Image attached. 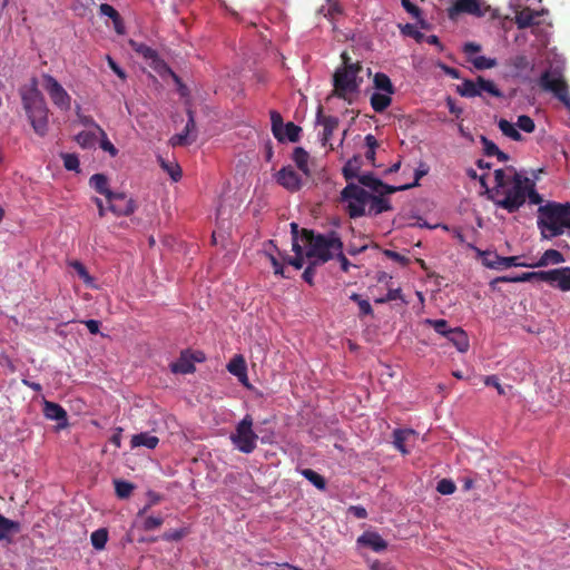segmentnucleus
Wrapping results in <instances>:
<instances>
[{
  "label": "nucleus",
  "instance_id": "obj_1",
  "mask_svg": "<svg viewBox=\"0 0 570 570\" xmlns=\"http://www.w3.org/2000/svg\"><path fill=\"white\" fill-rule=\"evenodd\" d=\"M494 183L492 199L497 207L512 214L524 205L529 178L519 174L514 167L494 170Z\"/></svg>",
  "mask_w": 570,
  "mask_h": 570
},
{
  "label": "nucleus",
  "instance_id": "obj_2",
  "mask_svg": "<svg viewBox=\"0 0 570 570\" xmlns=\"http://www.w3.org/2000/svg\"><path fill=\"white\" fill-rule=\"evenodd\" d=\"M537 225L544 239L562 235L566 228H570V204L548 202L540 206Z\"/></svg>",
  "mask_w": 570,
  "mask_h": 570
},
{
  "label": "nucleus",
  "instance_id": "obj_3",
  "mask_svg": "<svg viewBox=\"0 0 570 570\" xmlns=\"http://www.w3.org/2000/svg\"><path fill=\"white\" fill-rule=\"evenodd\" d=\"M302 244L307 248L306 256L316 259L317 263L325 264L333 259L334 253L343 249V242L336 232H330L327 235L315 234L311 229L303 228Z\"/></svg>",
  "mask_w": 570,
  "mask_h": 570
},
{
  "label": "nucleus",
  "instance_id": "obj_4",
  "mask_svg": "<svg viewBox=\"0 0 570 570\" xmlns=\"http://www.w3.org/2000/svg\"><path fill=\"white\" fill-rule=\"evenodd\" d=\"M344 66L338 68L333 76V95L353 102V97L358 94L363 78L358 77L363 67L360 62H351L346 52L342 53Z\"/></svg>",
  "mask_w": 570,
  "mask_h": 570
},
{
  "label": "nucleus",
  "instance_id": "obj_5",
  "mask_svg": "<svg viewBox=\"0 0 570 570\" xmlns=\"http://www.w3.org/2000/svg\"><path fill=\"white\" fill-rule=\"evenodd\" d=\"M22 106L35 132L43 137L48 131V107L42 94L32 87L21 95Z\"/></svg>",
  "mask_w": 570,
  "mask_h": 570
},
{
  "label": "nucleus",
  "instance_id": "obj_6",
  "mask_svg": "<svg viewBox=\"0 0 570 570\" xmlns=\"http://www.w3.org/2000/svg\"><path fill=\"white\" fill-rule=\"evenodd\" d=\"M254 419L246 414L236 425L230 434V440L236 449L243 453H252L257 448L258 434L253 429Z\"/></svg>",
  "mask_w": 570,
  "mask_h": 570
},
{
  "label": "nucleus",
  "instance_id": "obj_7",
  "mask_svg": "<svg viewBox=\"0 0 570 570\" xmlns=\"http://www.w3.org/2000/svg\"><path fill=\"white\" fill-rule=\"evenodd\" d=\"M539 86L542 90L551 92L560 102L570 110V94L568 85L557 69L544 70L539 78Z\"/></svg>",
  "mask_w": 570,
  "mask_h": 570
},
{
  "label": "nucleus",
  "instance_id": "obj_8",
  "mask_svg": "<svg viewBox=\"0 0 570 570\" xmlns=\"http://www.w3.org/2000/svg\"><path fill=\"white\" fill-rule=\"evenodd\" d=\"M342 199L347 203L348 216L353 219L362 217L370 207L371 194L355 184H348L342 190Z\"/></svg>",
  "mask_w": 570,
  "mask_h": 570
},
{
  "label": "nucleus",
  "instance_id": "obj_9",
  "mask_svg": "<svg viewBox=\"0 0 570 570\" xmlns=\"http://www.w3.org/2000/svg\"><path fill=\"white\" fill-rule=\"evenodd\" d=\"M456 92L466 98L482 97L487 94L491 97H502L501 90L489 79L478 76L475 80L464 79L462 83L456 86Z\"/></svg>",
  "mask_w": 570,
  "mask_h": 570
},
{
  "label": "nucleus",
  "instance_id": "obj_10",
  "mask_svg": "<svg viewBox=\"0 0 570 570\" xmlns=\"http://www.w3.org/2000/svg\"><path fill=\"white\" fill-rule=\"evenodd\" d=\"M425 324L452 343L459 353H466L470 343L466 333L462 328H450L445 320H425Z\"/></svg>",
  "mask_w": 570,
  "mask_h": 570
},
{
  "label": "nucleus",
  "instance_id": "obj_11",
  "mask_svg": "<svg viewBox=\"0 0 570 570\" xmlns=\"http://www.w3.org/2000/svg\"><path fill=\"white\" fill-rule=\"evenodd\" d=\"M43 88L46 89L52 104L62 111H67L71 106V97L58 80L49 73L42 75Z\"/></svg>",
  "mask_w": 570,
  "mask_h": 570
},
{
  "label": "nucleus",
  "instance_id": "obj_12",
  "mask_svg": "<svg viewBox=\"0 0 570 570\" xmlns=\"http://www.w3.org/2000/svg\"><path fill=\"white\" fill-rule=\"evenodd\" d=\"M108 210L116 216H129L136 210L134 199L128 198L124 193H112L108 198Z\"/></svg>",
  "mask_w": 570,
  "mask_h": 570
},
{
  "label": "nucleus",
  "instance_id": "obj_13",
  "mask_svg": "<svg viewBox=\"0 0 570 570\" xmlns=\"http://www.w3.org/2000/svg\"><path fill=\"white\" fill-rule=\"evenodd\" d=\"M276 181L291 193L298 191L303 185L301 176L292 166L283 167L276 174Z\"/></svg>",
  "mask_w": 570,
  "mask_h": 570
},
{
  "label": "nucleus",
  "instance_id": "obj_14",
  "mask_svg": "<svg viewBox=\"0 0 570 570\" xmlns=\"http://www.w3.org/2000/svg\"><path fill=\"white\" fill-rule=\"evenodd\" d=\"M130 48L139 56L150 61V66L156 70L160 71L159 66L164 65V60H161L155 49L147 46L144 42H139L130 39L128 41Z\"/></svg>",
  "mask_w": 570,
  "mask_h": 570
},
{
  "label": "nucleus",
  "instance_id": "obj_15",
  "mask_svg": "<svg viewBox=\"0 0 570 570\" xmlns=\"http://www.w3.org/2000/svg\"><path fill=\"white\" fill-rule=\"evenodd\" d=\"M480 255H488L493 256L495 258V262H485V266L493 269H500V268H509V267H530L532 268L531 264H527L523 262H520V257L518 256H510V257H501L494 253H481L478 250Z\"/></svg>",
  "mask_w": 570,
  "mask_h": 570
},
{
  "label": "nucleus",
  "instance_id": "obj_16",
  "mask_svg": "<svg viewBox=\"0 0 570 570\" xmlns=\"http://www.w3.org/2000/svg\"><path fill=\"white\" fill-rule=\"evenodd\" d=\"M461 12H466L476 17L483 14L480 3L476 0H455L453 6L448 9V13L451 19H455Z\"/></svg>",
  "mask_w": 570,
  "mask_h": 570
},
{
  "label": "nucleus",
  "instance_id": "obj_17",
  "mask_svg": "<svg viewBox=\"0 0 570 570\" xmlns=\"http://www.w3.org/2000/svg\"><path fill=\"white\" fill-rule=\"evenodd\" d=\"M42 412L46 419L57 421L59 428L67 426V412L59 403L45 400Z\"/></svg>",
  "mask_w": 570,
  "mask_h": 570
},
{
  "label": "nucleus",
  "instance_id": "obj_18",
  "mask_svg": "<svg viewBox=\"0 0 570 570\" xmlns=\"http://www.w3.org/2000/svg\"><path fill=\"white\" fill-rule=\"evenodd\" d=\"M357 180L361 185L381 195L394 194L397 191V187L384 184L382 180L374 177V175L371 173L361 175Z\"/></svg>",
  "mask_w": 570,
  "mask_h": 570
},
{
  "label": "nucleus",
  "instance_id": "obj_19",
  "mask_svg": "<svg viewBox=\"0 0 570 570\" xmlns=\"http://www.w3.org/2000/svg\"><path fill=\"white\" fill-rule=\"evenodd\" d=\"M21 531V523L0 513V542L11 544L13 535Z\"/></svg>",
  "mask_w": 570,
  "mask_h": 570
},
{
  "label": "nucleus",
  "instance_id": "obj_20",
  "mask_svg": "<svg viewBox=\"0 0 570 570\" xmlns=\"http://www.w3.org/2000/svg\"><path fill=\"white\" fill-rule=\"evenodd\" d=\"M358 542L363 546L370 547L375 552L386 549V541L376 532L366 531L360 538Z\"/></svg>",
  "mask_w": 570,
  "mask_h": 570
},
{
  "label": "nucleus",
  "instance_id": "obj_21",
  "mask_svg": "<svg viewBox=\"0 0 570 570\" xmlns=\"http://www.w3.org/2000/svg\"><path fill=\"white\" fill-rule=\"evenodd\" d=\"M540 14V11L525 7L515 12V23L519 29L531 27L537 23L535 18Z\"/></svg>",
  "mask_w": 570,
  "mask_h": 570
},
{
  "label": "nucleus",
  "instance_id": "obj_22",
  "mask_svg": "<svg viewBox=\"0 0 570 570\" xmlns=\"http://www.w3.org/2000/svg\"><path fill=\"white\" fill-rule=\"evenodd\" d=\"M171 373H195L190 352H180V357L171 365Z\"/></svg>",
  "mask_w": 570,
  "mask_h": 570
},
{
  "label": "nucleus",
  "instance_id": "obj_23",
  "mask_svg": "<svg viewBox=\"0 0 570 570\" xmlns=\"http://www.w3.org/2000/svg\"><path fill=\"white\" fill-rule=\"evenodd\" d=\"M158 438L148 432H140L132 434L130 438V446H146L147 449H154L158 444Z\"/></svg>",
  "mask_w": 570,
  "mask_h": 570
},
{
  "label": "nucleus",
  "instance_id": "obj_24",
  "mask_svg": "<svg viewBox=\"0 0 570 570\" xmlns=\"http://www.w3.org/2000/svg\"><path fill=\"white\" fill-rule=\"evenodd\" d=\"M415 435V431L412 429H395L393 431V443L394 446L403 454H407L410 451L405 446L406 441Z\"/></svg>",
  "mask_w": 570,
  "mask_h": 570
},
{
  "label": "nucleus",
  "instance_id": "obj_25",
  "mask_svg": "<svg viewBox=\"0 0 570 570\" xmlns=\"http://www.w3.org/2000/svg\"><path fill=\"white\" fill-rule=\"evenodd\" d=\"M564 262L563 255L556 249L546 250L540 259L535 264H531L533 267H546L548 265H558Z\"/></svg>",
  "mask_w": 570,
  "mask_h": 570
},
{
  "label": "nucleus",
  "instance_id": "obj_26",
  "mask_svg": "<svg viewBox=\"0 0 570 570\" xmlns=\"http://www.w3.org/2000/svg\"><path fill=\"white\" fill-rule=\"evenodd\" d=\"M553 284L562 292L570 291V267L553 269L552 285Z\"/></svg>",
  "mask_w": 570,
  "mask_h": 570
},
{
  "label": "nucleus",
  "instance_id": "obj_27",
  "mask_svg": "<svg viewBox=\"0 0 570 570\" xmlns=\"http://www.w3.org/2000/svg\"><path fill=\"white\" fill-rule=\"evenodd\" d=\"M293 160L297 168L307 177L311 176V169L308 166L309 154L303 147H296L293 151Z\"/></svg>",
  "mask_w": 570,
  "mask_h": 570
},
{
  "label": "nucleus",
  "instance_id": "obj_28",
  "mask_svg": "<svg viewBox=\"0 0 570 570\" xmlns=\"http://www.w3.org/2000/svg\"><path fill=\"white\" fill-rule=\"evenodd\" d=\"M89 186L107 199L114 191L108 188V179L104 174H95L89 178Z\"/></svg>",
  "mask_w": 570,
  "mask_h": 570
},
{
  "label": "nucleus",
  "instance_id": "obj_29",
  "mask_svg": "<svg viewBox=\"0 0 570 570\" xmlns=\"http://www.w3.org/2000/svg\"><path fill=\"white\" fill-rule=\"evenodd\" d=\"M227 370L242 382L247 380V365L244 356H234L232 362L228 363Z\"/></svg>",
  "mask_w": 570,
  "mask_h": 570
},
{
  "label": "nucleus",
  "instance_id": "obj_30",
  "mask_svg": "<svg viewBox=\"0 0 570 570\" xmlns=\"http://www.w3.org/2000/svg\"><path fill=\"white\" fill-rule=\"evenodd\" d=\"M317 119L324 127L323 139L328 140L338 127V119L334 116H323L322 108L318 109Z\"/></svg>",
  "mask_w": 570,
  "mask_h": 570
},
{
  "label": "nucleus",
  "instance_id": "obj_31",
  "mask_svg": "<svg viewBox=\"0 0 570 570\" xmlns=\"http://www.w3.org/2000/svg\"><path fill=\"white\" fill-rule=\"evenodd\" d=\"M391 204L390 200L384 198L383 195L380 194V196H372L370 199V207H368V214L370 215H379L384 212L391 210Z\"/></svg>",
  "mask_w": 570,
  "mask_h": 570
},
{
  "label": "nucleus",
  "instance_id": "obj_32",
  "mask_svg": "<svg viewBox=\"0 0 570 570\" xmlns=\"http://www.w3.org/2000/svg\"><path fill=\"white\" fill-rule=\"evenodd\" d=\"M392 95L386 92H374L370 102L374 111L383 112L392 104Z\"/></svg>",
  "mask_w": 570,
  "mask_h": 570
},
{
  "label": "nucleus",
  "instance_id": "obj_33",
  "mask_svg": "<svg viewBox=\"0 0 570 570\" xmlns=\"http://www.w3.org/2000/svg\"><path fill=\"white\" fill-rule=\"evenodd\" d=\"M361 157L354 156L343 167V176L348 181L352 179H358L361 169Z\"/></svg>",
  "mask_w": 570,
  "mask_h": 570
},
{
  "label": "nucleus",
  "instance_id": "obj_34",
  "mask_svg": "<svg viewBox=\"0 0 570 570\" xmlns=\"http://www.w3.org/2000/svg\"><path fill=\"white\" fill-rule=\"evenodd\" d=\"M498 127L504 136L514 141H521L523 139L522 135L517 129L515 124H512L504 118L499 119Z\"/></svg>",
  "mask_w": 570,
  "mask_h": 570
},
{
  "label": "nucleus",
  "instance_id": "obj_35",
  "mask_svg": "<svg viewBox=\"0 0 570 570\" xmlns=\"http://www.w3.org/2000/svg\"><path fill=\"white\" fill-rule=\"evenodd\" d=\"M271 120H272V131H273V135L275 136V138L279 142L285 141V136H284L285 124H284L282 115L276 110H272L271 111Z\"/></svg>",
  "mask_w": 570,
  "mask_h": 570
},
{
  "label": "nucleus",
  "instance_id": "obj_36",
  "mask_svg": "<svg viewBox=\"0 0 570 570\" xmlns=\"http://www.w3.org/2000/svg\"><path fill=\"white\" fill-rule=\"evenodd\" d=\"M373 82H374L375 89H377V90H381L389 95H393L395 91V88H394L390 77L384 72H376L374 75Z\"/></svg>",
  "mask_w": 570,
  "mask_h": 570
},
{
  "label": "nucleus",
  "instance_id": "obj_37",
  "mask_svg": "<svg viewBox=\"0 0 570 570\" xmlns=\"http://www.w3.org/2000/svg\"><path fill=\"white\" fill-rule=\"evenodd\" d=\"M159 166L163 170L169 174L174 181H179L181 178V167L176 161H167L158 158Z\"/></svg>",
  "mask_w": 570,
  "mask_h": 570
},
{
  "label": "nucleus",
  "instance_id": "obj_38",
  "mask_svg": "<svg viewBox=\"0 0 570 570\" xmlns=\"http://www.w3.org/2000/svg\"><path fill=\"white\" fill-rule=\"evenodd\" d=\"M311 483H313L318 490L326 489L325 478L313 469L306 468L301 472Z\"/></svg>",
  "mask_w": 570,
  "mask_h": 570
},
{
  "label": "nucleus",
  "instance_id": "obj_39",
  "mask_svg": "<svg viewBox=\"0 0 570 570\" xmlns=\"http://www.w3.org/2000/svg\"><path fill=\"white\" fill-rule=\"evenodd\" d=\"M108 540V531L105 528H99L90 534V542L96 550L105 548Z\"/></svg>",
  "mask_w": 570,
  "mask_h": 570
},
{
  "label": "nucleus",
  "instance_id": "obj_40",
  "mask_svg": "<svg viewBox=\"0 0 570 570\" xmlns=\"http://www.w3.org/2000/svg\"><path fill=\"white\" fill-rule=\"evenodd\" d=\"M400 31L403 36L415 39L416 42L421 43L424 41V33L417 30L413 23L399 24Z\"/></svg>",
  "mask_w": 570,
  "mask_h": 570
},
{
  "label": "nucleus",
  "instance_id": "obj_41",
  "mask_svg": "<svg viewBox=\"0 0 570 570\" xmlns=\"http://www.w3.org/2000/svg\"><path fill=\"white\" fill-rule=\"evenodd\" d=\"M75 140L81 148H92L96 144L97 136L91 131H80L76 135Z\"/></svg>",
  "mask_w": 570,
  "mask_h": 570
},
{
  "label": "nucleus",
  "instance_id": "obj_42",
  "mask_svg": "<svg viewBox=\"0 0 570 570\" xmlns=\"http://www.w3.org/2000/svg\"><path fill=\"white\" fill-rule=\"evenodd\" d=\"M304 247L305 246L299 243L293 244V252L295 253V256L288 259V264L296 269H302L304 266Z\"/></svg>",
  "mask_w": 570,
  "mask_h": 570
},
{
  "label": "nucleus",
  "instance_id": "obj_43",
  "mask_svg": "<svg viewBox=\"0 0 570 570\" xmlns=\"http://www.w3.org/2000/svg\"><path fill=\"white\" fill-rule=\"evenodd\" d=\"M429 173V166L425 163H421L420 166L414 171V181L412 184L403 185L397 187L399 190L410 189L412 187L419 186V181L426 176Z\"/></svg>",
  "mask_w": 570,
  "mask_h": 570
},
{
  "label": "nucleus",
  "instance_id": "obj_44",
  "mask_svg": "<svg viewBox=\"0 0 570 570\" xmlns=\"http://www.w3.org/2000/svg\"><path fill=\"white\" fill-rule=\"evenodd\" d=\"M301 132L302 128L292 121L284 126L285 140L288 139L292 142H297L301 139Z\"/></svg>",
  "mask_w": 570,
  "mask_h": 570
},
{
  "label": "nucleus",
  "instance_id": "obj_45",
  "mask_svg": "<svg viewBox=\"0 0 570 570\" xmlns=\"http://www.w3.org/2000/svg\"><path fill=\"white\" fill-rule=\"evenodd\" d=\"M115 492L116 495L120 499H126L130 495L134 490L132 483L124 480H115Z\"/></svg>",
  "mask_w": 570,
  "mask_h": 570
},
{
  "label": "nucleus",
  "instance_id": "obj_46",
  "mask_svg": "<svg viewBox=\"0 0 570 570\" xmlns=\"http://www.w3.org/2000/svg\"><path fill=\"white\" fill-rule=\"evenodd\" d=\"M473 67L478 70L490 69L497 65V60L493 58H488L485 56H478L470 59Z\"/></svg>",
  "mask_w": 570,
  "mask_h": 570
},
{
  "label": "nucleus",
  "instance_id": "obj_47",
  "mask_svg": "<svg viewBox=\"0 0 570 570\" xmlns=\"http://www.w3.org/2000/svg\"><path fill=\"white\" fill-rule=\"evenodd\" d=\"M194 140H195V136H191L188 132H186L185 130H183L180 134H176V135L171 136V138L169 139V142H171V145L174 147H177V146L190 145Z\"/></svg>",
  "mask_w": 570,
  "mask_h": 570
},
{
  "label": "nucleus",
  "instance_id": "obj_48",
  "mask_svg": "<svg viewBox=\"0 0 570 570\" xmlns=\"http://www.w3.org/2000/svg\"><path fill=\"white\" fill-rule=\"evenodd\" d=\"M515 126L524 132H533L535 129L534 121L527 115H520L517 119Z\"/></svg>",
  "mask_w": 570,
  "mask_h": 570
},
{
  "label": "nucleus",
  "instance_id": "obj_49",
  "mask_svg": "<svg viewBox=\"0 0 570 570\" xmlns=\"http://www.w3.org/2000/svg\"><path fill=\"white\" fill-rule=\"evenodd\" d=\"M99 137H100V148L108 153L111 157H115L118 154L117 148L110 142V140L107 138V135L104 129H99Z\"/></svg>",
  "mask_w": 570,
  "mask_h": 570
},
{
  "label": "nucleus",
  "instance_id": "obj_50",
  "mask_svg": "<svg viewBox=\"0 0 570 570\" xmlns=\"http://www.w3.org/2000/svg\"><path fill=\"white\" fill-rule=\"evenodd\" d=\"M365 145L367 147V151L365 153L366 159H368L370 161H374L375 149L379 146L376 138L372 134L366 135L365 136Z\"/></svg>",
  "mask_w": 570,
  "mask_h": 570
},
{
  "label": "nucleus",
  "instance_id": "obj_51",
  "mask_svg": "<svg viewBox=\"0 0 570 570\" xmlns=\"http://www.w3.org/2000/svg\"><path fill=\"white\" fill-rule=\"evenodd\" d=\"M436 490L441 494H452L456 490V485L451 479L443 478L438 482Z\"/></svg>",
  "mask_w": 570,
  "mask_h": 570
},
{
  "label": "nucleus",
  "instance_id": "obj_52",
  "mask_svg": "<svg viewBox=\"0 0 570 570\" xmlns=\"http://www.w3.org/2000/svg\"><path fill=\"white\" fill-rule=\"evenodd\" d=\"M61 158L63 161V167L67 170L78 171L79 170V159L75 154H61Z\"/></svg>",
  "mask_w": 570,
  "mask_h": 570
},
{
  "label": "nucleus",
  "instance_id": "obj_53",
  "mask_svg": "<svg viewBox=\"0 0 570 570\" xmlns=\"http://www.w3.org/2000/svg\"><path fill=\"white\" fill-rule=\"evenodd\" d=\"M351 299L358 305L362 315H371L373 313L370 302L363 299L361 295L352 294Z\"/></svg>",
  "mask_w": 570,
  "mask_h": 570
},
{
  "label": "nucleus",
  "instance_id": "obj_54",
  "mask_svg": "<svg viewBox=\"0 0 570 570\" xmlns=\"http://www.w3.org/2000/svg\"><path fill=\"white\" fill-rule=\"evenodd\" d=\"M480 141L483 146V154L488 157H493L498 153L499 147L485 136H480Z\"/></svg>",
  "mask_w": 570,
  "mask_h": 570
},
{
  "label": "nucleus",
  "instance_id": "obj_55",
  "mask_svg": "<svg viewBox=\"0 0 570 570\" xmlns=\"http://www.w3.org/2000/svg\"><path fill=\"white\" fill-rule=\"evenodd\" d=\"M163 524V518L161 517H146L142 521V529L145 531H151L157 528H159Z\"/></svg>",
  "mask_w": 570,
  "mask_h": 570
},
{
  "label": "nucleus",
  "instance_id": "obj_56",
  "mask_svg": "<svg viewBox=\"0 0 570 570\" xmlns=\"http://www.w3.org/2000/svg\"><path fill=\"white\" fill-rule=\"evenodd\" d=\"M531 281H535L534 272L523 273V274L512 277V278L501 277V278L497 279V282H512V283H523V282H531Z\"/></svg>",
  "mask_w": 570,
  "mask_h": 570
},
{
  "label": "nucleus",
  "instance_id": "obj_57",
  "mask_svg": "<svg viewBox=\"0 0 570 570\" xmlns=\"http://www.w3.org/2000/svg\"><path fill=\"white\" fill-rule=\"evenodd\" d=\"M147 498H148V503L142 509L139 510L138 515L144 514L151 505H155L159 501H161L163 495L155 491H148Z\"/></svg>",
  "mask_w": 570,
  "mask_h": 570
},
{
  "label": "nucleus",
  "instance_id": "obj_58",
  "mask_svg": "<svg viewBox=\"0 0 570 570\" xmlns=\"http://www.w3.org/2000/svg\"><path fill=\"white\" fill-rule=\"evenodd\" d=\"M185 534H186V531L184 529L169 530V531H165L161 534V539L165 541H179L183 539V537Z\"/></svg>",
  "mask_w": 570,
  "mask_h": 570
},
{
  "label": "nucleus",
  "instance_id": "obj_59",
  "mask_svg": "<svg viewBox=\"0 0 570 570\" xmlns=\"http://www.w3.org/2000/svg\"><path fill=\"white\" fill-rule=\"evenodd\" d=\"M71 267L75 269V272L77 273V275L85 282V283H90L91 282V277L89 276L86 267L80 263V262H73L71 263Z\"/></svg>",
  "mask_w": 570,
  "mask_h": 570
},
{
  "label": "nucleus",
  "instance_id": "obj_60",
  "mask_svg": "<svg viewBox=\"0 0 570 570\" xmlns=\"http://www.w3.org/2000/svg\"><path fill=\"white\" fill-rule=\"evenodd\" d=\"M99 12L102 16L109 17L111 20L118 19V17H120L118 11L111 4H109V3H106V2L100 3Z\"/></svg>",
  "mask_w": 570,
  "mask_h": 570
},
{
  "label": "nucleus",
  "instance_id": "obj_61",
  "mask_svg": "<svg viewBox=\"0 0 570 570\" xmlns=\"http://www.w3.org/2000/svg\"><path fill=\"white\" fill-rule=\"evenodd\" d=\"M384 256H386L387 258L399 263L400 265L402 266H406L409 263H410V259L394 250H390V249H386L384 250Z\"/></svg>",
  "mask_w": 570,
  "mask_h": 570
},
{
  "label": "nucleus",
  "instance_id": "obj_62",
  "mask_svg": "<svg viewBox=\"0 0 570 570\" xmlns=\"http://www.w3.org/2000/svg\"><path fill=\"white\" fill-rule=\"evenodd\" d=\"M527 198L533 205H539L542 202L541 196L535 191L533 184L529 180L527 185Z\"/></svg>",
  "mask_w": 570,
  "mask_h": 570
},
{
  "label": "nucleus",
  "instance_id": "obj_63",
  "mask_svg": "<svg viewBox=\"0 0 570 570\" xmlns=\"http://www.w3.org/2000/svg\"><path fill=\"white\" fill-rule=\"evenodd\" d=\"M402 7L413 16V18L419 19L421 16V9L414 4L411 0H401Z\"/></svg>",
  "mask_w": 570,
  "mask_h": 570
},
{
  "label": "nucleus",
  "instance_id": "obj_64",
  "mask_svg": "<svg viewBox=\"0 0 570 570\" xmlns=\"http://www.w3.org/2000/svg\"><path fill=\"white\" fill-rule=\"evenodd\" d=\"M484 385L485 386H493L497 389L499 394H504V389L502 387L499 379L494 376V374H491L490 376H485L484 379Z\"/></svg>",
  "mask_w": 570,
  "mask_h": 570
}]
</instances>
